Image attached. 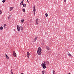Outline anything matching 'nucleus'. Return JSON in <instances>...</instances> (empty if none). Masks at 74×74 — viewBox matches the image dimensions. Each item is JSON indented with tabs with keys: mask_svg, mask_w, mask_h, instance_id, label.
I'll use <instances>...</instances> for the list:
<instances>
[{
	"mask_svg": "<svg viewBox=\"0 0 74 74\" xmlns=\"http://www.w3.org/2000/svg\"><path fill=\"white\" fill-rule=\"evenodd\" d=\"M66 0H64V3H66Z\"/></svg>",
	"mask_w": 74,
	"mask_h": 74,
	"instance_id": "cd10ccee",
	"label": "nucleus"
},
{
	"mask_svg": "<svg viewBox=\"0 0 74 74\" xmlns=\"http://www.w3.org/2000/svg\"><path fill=\"white\" fill-rule=\"evenodd\" d=\"M24 22H25V20H24V19L21 20V23H23Z\"/></svg>",
	"mask_w": 74,
	"mask_h": 74,
	"instance_id": "9b49d317",
	"label": "nucleus"
},
{
	"mask_svg": "<svg viewBox=\"0 0 74 74\" xmlns=\"http://www.w3.org/2000/svg\"><path fill=\"white\" fill-rule=\"evenodd\" d=\"M45 16H46V17H48V14L46 13Z\"/></svg>",
	"mask_w": 74,
	"mask_h": 74,
	"instance_id": "b1692460",
	"label": "nucleus"
},
{
	"mask_svg": "<svg viewBox=\"0 0 74 74\" xmlns=\"http://www.w3.org/2000/svg\"><path fill=\"white\" fill-rule=\"evenodd\" d=\"M34 10L33 11H36V7L35 6H34L33 7Z\"/></svg>",
	"mask_w": 74,
	"mask_h": 74,
	"instance_id": "f3484780",
	"label": "nucleus"
},
{
	"mask_svg": "<svg viewBox=\"0 0 74 74\" xmlns=\"http://www.w3.org/2000/svg\"><path fill=\"white\" fill-rule=\"evenodd\" d=\"M21 74H23V73H21Z\"/></svg>",
	"mask_w": 74,
	"mask_h": 74,
	"instance_id": "473e14b6",
	"label": "nucleus"
},
{
	"mask_svg": "<svg viewBox=\"0 0 74 74\" xmlns=\"http://www.w3.org/2000/svg\"><path fill=\"white\" fill-rule=\"evenodd\" d=\"M68 55L69 56H71V54L69 53H68Z\"/></svg>",
	"mask_w": 74,
	"mask_h": 74,
	"instance_id": "aec40b11",
	"label": "nucleus"
},
{
	"mask_svg": "<svg viewBox=\"0 0 74 74\" xmlns=\"http://www.w3.org/2000/svg\"><path fill=\"white\" fill-rule=\"evenodd\" d=\"M10 72L12 74H13V73L12 72V69L11 70Z\"/></svg>",
	"mask_w": 74,
	"mask_h": 74,
	"instance_id": "5701e85b",
	"label": "nucleus"
},
{
	"mask_svg": "<svg viewBox=\"0 0 74 74\" xmlns=\"http://www.w3.org/2000/svg\"><path fill=\"white\" fill-rule=\"evenodd\" d=\"M43 64H45V65H47V64H49V62L47 61H45L44 62Z\"/></svg>",
	"mask_w": 74,
	"mask_h": 74,
	"instance_id": "f03ea898",
	"label": "nucleus"
},
{
	"mask_svg": "<svg viewBox=\"0 0 74 74\" xmlns=\"http://www.w3.org/2000/svg\"><path fill=\"white\" fill-rule=\"evenodd\" d=\"M21 5H23V1H21V2L20 3Z\"/></svg>",
	"mask_w": 74,
	"mask_h": 74,
	"instance_id": "4468645a",
	"label": "nucleus"
},
{
	"mask_svg": "<svg viewBox=\"0 0 74 74\" xmlns=\"http://www.w3.org/2000/svg\"><path fill=\"white\" fill-rule=\"evenodd\" d=\"M17 28L18 31H20V29H21V28L19 27V26L18 25H17Z\"/></svg>",
	"mask_w": 74,
	"mask_h": 74,
	"instance_id": "20e7f679",
	"label": "nucleus"
},
{
	"mask_svg": "<svg viewBox=\"0 0 74 74\" xmlns=\"http://www.w3.org/2000/svg\"><path fill=\"white\" fill-rule=\"evenodd\" d=\"M36 23L37 24H38V18L36 19Z\"/></svg>",
	"mask_w": 74,
	"mask_h": 74,
	"instance_id": "9d476101",
	"label": "nucleus"
},
{
	"mask_svg": "<svg viewBox=\"0 0 74 74\" xmlns=\"http://www.w3.org/2000/svg\"><path fill=\"white\" fill-rule=\"evenodd\" d=\"M5 0H3L2 1L3 3H5Z\"/></svg>",
	"mask_w": 74,
	"mask_h": 74,
	"instance_id": "a878e982",
	"label": "nucleus"
},
{
	"mask_svg": "<svg viewBox=\"0 0 74 74\" xmlns=\"http://www.w3.org/2000/svg\"><path fill=\"white\" fill-rule=\"evenodd\" d=\"M27 1L28 2V3H29L28 0H27Z\"/></svg>",
	"mask_w": 74,
	"mask_h": 74,
	"instance_id": "7c9ffc66",
	"label": "nucleus"
},
{
	"mask_svg": "<svg viewBox=\"0 0 74 74\" xmlns=\"http://www.w3.org/2000/svg\"><path fill=\"white\" fill-rule=\"evenodd\" d=\"M42 51V49H41V48L40 47H39L38 49V50L37 51V54L39 55H40L41 54V51Z\"/></svg>",
	"mask_w": 74,
	"mask_h": 74,
	"instance_id": "f257e3e1",
	"label": "nucleus"
},
{
	"mask_svg": "<svg viewBox=\"0 0 74 74\" xmlns=\"http://www.w3.org/2000/svg\"><path fill=\"white\" fill-rule=\"evenodd\" d=\"M54 4H56V2H54Z\"/></svg>",
	"mask_w": 74,
	"mask_h": 74,
	"instance_id": "c756f323",
	"label": "nucleus"
},
{
	"mask_svg": "<svg viewBox=\"0 0 74 74\" xmlns=\"http://www.w3.org/2000/svg\"><path fill=\"white\" fill-rule=\"evenodd\" d=\"M5 56L6 58H7V59H8V60L10 59V58L8 57V56H7V54H5Z\"/></svg>",
	"mask_w": 74,
	"mask_h": 74,
	"instance_id": "6e6552de",
	"label": "nucleus"
},
{
	"mask_svg": "<svg viewBox=\"0 0 74 74\" xmlns=\"http://www.w3.org/2000/svg\"><path fill=\"white\" fill-rule=\"evenodd\" d=\"M34 11V15H35V14H36V10Z\"/></svg>",
	"mask_w": 74,
	"mask_h": 74,
	"instance_id": "4be33fe9",
	"label": "nucleus"
},
{
	"mask_svg": "<svg viewBox=\"0 0 74 74\" xmlns=\"http://www.w3.org/2000/svg\"><path fill=\"white\" fill-rule=\"evenodd\" d=\"M46 71H42V74H44V73H45V72Z\"/></svg>",
	"mask_w": 74,
	"mask_h": 74,
	"instance_id": "6ab92c4d",
	"label": "nucleus"
},
{
	"mask_svg": "<svg viewBox=\"0 0 74 74\" xmlns=\"http://www.w3.org/2000/svg\"><path fill=\"white\" fill-rule=\"evenodd\" d=\"M37 38H38V37H37L36 36L35 38L34 39V41H36V40H37Z\"/></svg>",
	"mask_w": 74,
	"mask_h": 74,
	"instance_id": "f8f14e48",
	"label": "nucleus"
},
{
	"mask_svg": "<svg viewBox=\"0 0 74 74\" xmlns=\"http://www.w3.org/2000/svg\"><path fill=\"white\" fill-rule=\"evenodd\" d=\"M14 32H15V29H14Z\"/></svg>",
	"mask_w": 74,
	"mask_h": 74,
	"instance_id": "72a5a7b5",
	"label": "nucleus"
},
{
	"mask_svg": "<svg viewBox=\"0 0 74 74\" xmlns=\"http://www.w3.org/2000/svg\"><path fill=\"white\" fill-rule=\"evenodd\" d=\"M10 18V16H9L8 19H9V18Z\"/></svg>",
	"mask_w": 74,
	"mask_h": 74,
	"instance_id": "c85d7f7f",
	"label": "nucleus"
},
{
	"mask_svg": "<svg viewBox=\"0 0 74 74\" xmlns=\"http://www.w3.org/2000/svg\"><path fill=\"white\" fill-rule=\"evenodd\" d=\"M3 26L4 27V28H5V27H5V26H7V25H6V24H4L3 25Z\"/></svg>",
	"mask_w": 74,
	"mask_h": 74,
	"instance_id": "412c9836",
	"label": "nucleus"
},
{
	"mask_svg": "<svg viewBox=\"0 0 74 74\" xmlns=\"http://www.w3.org/2000/svg\"><path fill=\"white\" fill-rule=\"evenodd\" d=\"M53 74H55V70H53Z\"/></svg>",
	"mask_w": 74,
	"mask_h": 74,
	"instance_id": "393cba45",
	"label": "nucleus"
},
{
	"mask_svg": "<svg viewBox=\"0 0 74 74\" xmlns=\"http://www.w3.org/2000/svg\"><path fill=\"white\" fill-rule=\"evenodd\" d=\"M13 8H14V7H11L10 8V11H12V10H13Z\"/></svg>",
	"mask_w": 74,
	"mask_h": 74,
	"instance_id": "1a4fd4ad",
	"label": "nucleus"
},
{
	"mask_svg": "<svg viewBox=\"0 0 74 74\" xmlns=\"http://www.w3.org/2000/svg\"><path fill=\"white\" fill-rule=\"evenodd\" d=\"M27 58H29V56H30V53H29V52H27Z\"/></svg>",
	"mask_w": 74,
	"mask_h": 74,
	"instance_id": "423d86ee",
	"label": "nucleus"
},
{
	"mask_svg": "<svg viewBox=\"0 0 74 74\" xmlns=\"http://www.w3.org/2000/svg\"><path fill=\"white\" fill-rule=\"evenodd\" d=\"M1 11L0 10V14H1L2 13Z\"/></svg>",
	"mask_w": 74,
	"mask_h": 74,
	"instance_id": "bb28decb",
	"label": "nucleus"
},
{
	"mask_svg": "<svg viewBox=\"0 0 74 74\" xmlns=\"http://www.w3.org/2000/svg\"><path fill=\"white\" fill-rule=\"evenodd\" d=\"M46 48V49H47V50H49V49H50V47H49V46H46L45 47Z\"/></svg>",
	"mask_w": 74,
	"mask_h": 74,
	"instance_id": "0eeeda50",
	"label": "nucleus"
},
{
	"mask_svg": "<svg viewBox=\"0 0 74 74\" xmlns=\"http://www.w3.org/2000/svg\"><path fill=\"white\" fill-rule=\"evenodd\" d=\"M26 6V4L24 3L23 4V7H25Z\"/></svg>",
	"mask_w": 74,
	"mask_h": 74,
	"instance_id": "ddd939ff",
	"label": "nucleus"
},
{
	"mask_svg": "<svg viewBox=\"0 0 74 74\" xmlns=\"http://www.w3.org/2000/svg\"><path fill=\"white\" fill-rule=\"evenodd\" d=\"M42 66H43V68L44 69H45V68H46V66H45V65L44 64H42Z\"/></svg>",
	"mask_w": 74,
	"mask_h": 74,
	"instance_id": "39448f33",
	"label": "nucleus"
},
{
	"mask_svg": "<svg viewBox=\"0 0 74 74\" xmlns=\"http://www.w3.org/2000/svg\"><path fill=\"white\" fill-rule=\"evenodd\" d=\"M0 29L1 30H3V27H0Z\"/></svg>",
	"mask_w": 74,
	"mask_h": 74,
	"instance_id": "a211bd4d",
	"label": "nucleus"
},
{
	"mask_svg": "<svg viewBox=\"0 0 74 74\" xmlns=\"http://www.w3.org/2000/svg\"><path fill=\"white\" fill-rule=\"evenodd\" d=\"M22 10L23 11V12H26V10H25V9H22Z\"/></svg>",
	"mask_w": 74,
	"mask_h": 74,
	"instance_id": "2eb2a0df",
	"label": "nucleus"
},
{
	"mask_svg": "<svg viewBox=\"0 0 74 74\" xmlns=\"http://www.w3.org/2000/svg\"><path fill=\"white\" fill-rule=\"evenodd\" d=\"M13 54L14 57L16 58V53H15V52L14 51H13Z\"/></svg>",
	"mask_w": 74,
	"mask_h": 74,
	"instance_id": "7ed1b4c3",
	"label": "nucleus"
},
{
	"mask_svg": "<svg viewBox=\"0 0 74 74\" xmlns=\"http://www.w3.org/2000/svg\"><path fill=\"white\" fill-rule=\"evenodd\" d=\"M20 28H21V30H23V27L22 26H20Z\"/></svg>",
	"mask_w": 74,
	"mask_h": 74,
	"instance_id": "dca6fc26",
	"label": "nucleus"
},
{
	"mask_svg": "<svg viewBox=\"0 0 74 74\" xmlns=\"http://www.w3.org/2000/svg\"><path fill=\"white\" fill-rule=\"evenodd\" d=\"M23 1H24V0H23V1H23Z\"/></svg>",
	"mask_w": 74,
	"mask_h": 74,
	"instance_id": "2f4dec72",
	"label": "nucleus"
}]
</instances>
